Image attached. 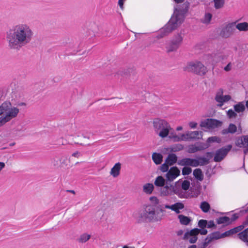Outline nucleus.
<instances>
[{"label": "nucleus", "mask_w": 248, "mask_h": 248, "mask_svg": "<svg viewBox=\"0 0 248 248\" xmlns=\"http://www.w3.org/2000/svg\"><path fill=\"white\" fill-rule=\"evenodd\" d=\"M232 148V145L229 144L217 150L214 156V161L216 162L221 161Z\"/></svg>", "instance_id": "7"}, {"label": "nucleus", "mask_w": 248, "mask_h": 248, "mask_svg": "<svg viewBox=\"0 0 248 248\" xmlns=\"http://www.w3.org/2000/svg\"><path fill=\"white\" fill-rule=\"evenodd\" d=\"M178 218L180 220L181 224L185 225H187L191 221L189 217H186L183 215H179Z\"/></svg>", "instance_id": "33"}, {"label": "nucleus", "mask_w": 248, "mask_h": 248, "mask_svg": "<svg viewBox=\"0 0 248 248\" xmlns=\"http://www.w3.org/2000/svg\"><path fill=\"white\" fill-rule=\"evenodd\" d=\"M169 138L171 139H173L174 141H180L181 140H189L188 136V133L186 134H182L181 137L175 135H173L172 133L169 136Z\"/></svg>", "instance_id": "18"}, {"label": "nucleus", "mask_w": 248, "mask_h": 248, "mask_svg": "<svg viewBox=\"0 0 248 248\" xmlns=\"http://www.w3.org/2000/svg\"><path fill=\"white\" fill-rule=\"evenodd\" d=\"M217 223L218 224L226 223L227 224H231L230 218L228 217H221L216 219Z\"/></svg>", "instance_id": "34"}, {"label": "nucleus", "mask_w": 248, "mask_h": 248, "mask_svg": "<svg viewBox=\"0 0 248 248\" xmlns=\"http://www.w3.org/2000/svg\"><path fill=\"white\" fill-rule=\"evenodd\" d=\"M121 164L120 162L116 163L111 168L110 173L114 177H117L120 174Z\"/></svg>", "instance_id": "22"}, {"label": "nucleus", "mask_w": 248, "mask_h": 248, "mask_svg": "<svg viewBox=\"0 0 248 248\" xmlns=\"http://www.w3.org/2000/svg\"><path fill=\"white\" fill-rule=\"evenodd\" d=\"M199 151L196 144L190 145L188 147L187 152L190 154L195 153Z\"/></svg>", "instance_id": "43"}, {"label": "nucleus", "mask_w": 248, "mask_h": 248, "mask_svg": "<svg viewBox=\"0 0 248 248\" xmlns=\"http://www.w3.org/2000/svg\"><path fill=\"white\" fill-rule=\"evenodd\" d=\"M170 165H168L165 162L162 164L160 167V170L163 172H168L169 170Z\"/></svg>", "instance_id": "48"}, {"label": "nucleus", "mask_w": 248, "mask_h": 248, "mask_svg": "<svg viewBox=\"0 0 248 248\" xmlns=\"http://www.w3.org/2000/svg\"><path fill=\"white\" fill-rule=\"evenodd\" d=\"M235 144L240 147H248V135L242 136L238 138L236 140Z\"/></svg>", "instance_id": "14"}, {"label": "nucleus", "mask_w": 248, "mask_h": 248, "mask_svg": "<svg viewBox=\"0 0 248 248\" xmlns=\"http://www.w3.org/2000/svg\"><path fill=\"white\" fill-rule=\"evenodd\" d=\"M189 5L190 3L186 1L179 8H175L174 11H176L177 13L175 16H172L168 23L161 29L160 34L158 35V38H162L168 35L183 22L185 15L188 11Z\"/></svg>", "instance_id": "2"}, {"label": "nucleus", "mask_w": 248, "mask_h": 248, "mask_svg": "<svg viewBox=\"0 0 248 248\" xmlns=\"http://www.w3.org/2000/svg\"><path fill=\"white\" fill-rule=\"evenodd\" d=\"M180 174V170L176 166L172 167L166 174V181L171 182L176 179Z\"/></svg>", "instance_id": "10"}, {"label": "nucleus", "mask_w": 248, "mask_h": 248, "mask_svg": "<svg viewBox=\"0 0 248 248\" xmlns=\"http://www.w3.org/2000/svg\"><path fill=\"white\" fill-rule=\"evenodd\" d=\"M167 208V209H171V205H165L164 207L163 206H158L157 207V210L158 209H159V212L160 213H162L161 215H163V213L164 212H165V210H164V208Z\"/></svg>", "instance_id": "51"}, {"label": "nucleus", "mask_w": 248, "mask_h": 248, "mask_svg": "<svg viewBox=\"0 0 248 248\" xmlns=\"http://www.w3.org/2000/svg\"><path fill=\"white\" fill-rule=\"evenodd\" d=\"M192 169L189 167L185 166L182 169V174L183 175H187L191 173Z\"/></svg>", "instance_id": "49"}, {"label": "nucleus", "mask_w": 248, "mask_h": 248, "mask_svg": "<svg viewBox=\"0 0 248 248\" xmlns=\"http://www.w3.org/2000/svg\"><path fill=\"white\" fill-rule=\"evenodd\" d=\"M91 237V235L86 233H84L80 235L78 239V241L81 243L87 242Z\"/></svg>", "instance_id": "44"}, {"label": "nucleus", "mask_w": 248, "mask_h": 248, "mask_svg": "<svg viewBox=\"0 0 248 248\" xmlns=\"http://www.w3.org/2000/svg\"><path fill=\"white\" fill-rule=\"evenodd\" d=\"M189 125L192 128H195L197 127V124L195 122H190Z\"/></svg>", "instance_id": "58"}, {"label": "nucleus", "mask_w": 248, "mask_h": 248, "mask_svg": "<svg viewBox=\"0 0 248 248\" xmlns=\"http://www.w3.org/2000/svg\"><path fill=\"white\" fill-rule=\"evenodd\" d=\"M80 154V153H79L78 152H75V153H74L72 155L74 157H78V155Z\"/></svg>", "instance_id": "64"}, {"label": "nucleus", "mask_w": 248, "mask_h": 248, "mask_svg": "<svg viewBox=\"0 0 248 248\" xmlns=\"http://www.w3.org/2000/svg\"><path fill=\"white\" fill-rule=\"evenodd\" d=\"M239 239L246 243L248 245V228L245 229L238 234Z\"/></svg>", "instance_id": "29"}, {"label": "nucleus", "mask_w": 248, "mask_h": 248, "mask_svg": "<svg viewBox=\"0 0 248 248\" xmlns=\"http://www.w3.org/2000/svg\"><path fill=\"white\" fill-rule=\"evenodd\" d=\"M214 156V153L212 152H208L205 153V158L208 160V161H210V159H211Z\"/></svg>", "instance_id": "54"}, {"label": "nucleus", "mask_w": 248, "mask_h": 248, "mask_svg": "<svg viewBox=\"0 0 248 248\" xmlns=\"http://www.w3.org/2000/svg\"><path fill=\"white\" fill-rule=\"evenodd\" d=\"M171 185L166 182V185L161 187L160 189V194L162 196H167L171 194Z\"/></svg>", "instance_id": "19"}, {"label": "nucleus", "mask_w": 248, "mask_h": 248, "mask_svg": "<svg viewBox=\"0 0 248 248\" xmlns=\"http://www.w3.org/2000/svg\"><path fill=\"white\" fill-rule=\"evenodd\" d=\"M234 111L237 113L243 112L246 109V106L244 101L239 102L233 106Z\"/></svg>", "instance_id": "28"}, {"label": "nucleus", "mask_w": 248, "mask_h": 248, "mask_svg": "<svg viewBox=\"0 0 248 248\" xmlns=\"http://www.w3.org/2000/svg\"><path fill=\"white\" fill-rule=\"evenodd\" d=\"M163 215H160L157 209L156 210L154 206L149 205L139 211L137 217V222L142 223L151 221H158L162 219Z\"/></svg>", "instance_id": "3"}, {"label": "nucleus", "mask_w": 248, "mask_h": 248, "mask_svg": "<svg viewBox=\"0 0 248 248\" xmlns=\"http://www.w3.org/2000/svg\"><path fill=\"white\" fill-rule=\"evenodd\" d=\"M206 227L208 228H216L217 226L215 224L213 220H210L209 222L207 221V225Z\"/></svg>", "instance_id": "55"}, {"label": "nucleus", "mask_w": 248, "mask_h": 248, "mask_svg": "<svg viewBox=\"0 0 248 248\" xmlns=\"http://www.w3.org/2000/svg\"><path fill=\"white\" fill-rule=\"evenodd\" d=\"M227 115L229 119L235 118L237 116L236 112L234 110H233L232 109H229L227 111Z\"/></svg>", "instance_id": "45"}, {"label": "nucleus", "mask_w": 248, "mask_h": 248, "mask_svg": "<svg viewBox=\"0 0 248 248\" xmlns=\"http://www.w3.org/2000/svg\"><path fill=\"white\" fill-rule=\"evenodd\" d=\"M177 164L182 166H192L195 167L198 166V160L195 158H185L179 160Z\"/></svg>", "instance_id": "12"}, {"label": "nucleus", "mask_w": 248, "mask_h": 248, "mask_svg": "<svg viewBox=\"0 0 248 248\" xmlns=\"http://www.w3.org/2000/svg\"><path fill=\"white\" fill-rule=\"evenodd\" d=\"M153 124L155 132L162 138L167 137L172 129L170 124L163 119L155 118L153 120Z\"/></svg>", "instance_id": "4"}, {"label": "nucleus", "mask_w": 248, "mask_h": 248, "mask_svg": "<svg viewBox=\"0 0 248 248\" xmlns=\"http://www.w3.org/2000/svg\"><path fill=\"white\" fill-rule=\"evenodd\" d=\"M238 218V216L237 214H234L232 215V217L231 218V220L230 221L231 223L232 221L236 220Z\"/></svg>", "instance_id": "57"}, {"label": "nucleus", "mask_w": 248, "mask_h": 248, "mask_svg": "<svg viewBox=\"0 0 248 248\" xmlns=\"http://www.w3.org/2000/svg\"><path fill=\"white\" fill-rule=\"evenodd\" d=\"M184 148V146L183 145L180 144H178L174 145L171 148V151L173 152H176L182 150Z\"/></svg>", "instance_id": "46"}, {"label": "nucleus", "mask_w": 248, "mask_h": 248, "mask_svg": "<svg viewBox=\"0 0 248 248\" xmlns=\"http://www.w3.org/2000/svg\"><path fill=\"white\" fill-rule=\"evenodd\" d=\"M238 132V134H241L242 133V129L240 125L238 126V131H237Z\"/></svg>", "instance_id": "63"}, {"label": "nucleus", "mask_w": 248, "mask_h": 248, "mask_svg": "<svg viewBox=\"0 0 248 248\" xmlns=\"http://www.w3.org/2000/svg\"><path fill=\"white\" fill-rule=\"evenodd\" d=\"M212 15L210 13H207L204 16V23H209L212 18Z\"/></svg>", "instance_id": "52"}, {"label": "nucleus", "mask_w": 248, "mask_h": 248, "mask_svg": "<svg viewBox=\"0 0 248 248\" xmlns=\"http://www.w3.org/2000/svg\"><path fill=\"white\" fill-rule=\"evenodd\" d=\"M182 40L183 38L180 34H178L175 36L167 47V52H170L176 51L179 47Z\"/></svg>", "instance_id": "9"}, {"label": "nucleus", "mask_w": 248, "mask_h": 248, "mask_svg": "<svg viewBox=\"0 0 248 248\" xmlns=\"http://www.w3.org/2000/svg\"><path fill=\"white\" fill-rule=\"evenodd\" d=\"M247 225H248V221H247V219H246V220L243 222V224L241 226H243L244 229V227Z\"/></svg>", "instance_id": "62"}, {"label": "nucleus", "mask_w": 248, "mask_h": 248, "mask_svg": "<svg viewBox=\"0 0 248 248\" xmlns=\"http://www.w3.org/2000/svg\"><path fill=\"white\" fill-rule=\"evenodd\" d=\"M185 70L201 76L204 75L207 71V68L200 62H189L186 67Z\"/></svg>", "instance_id": "5"}, {"label": "nucleus", "mask_w": 248, "mask_h": 248, "mask_svg": "<svg viewBox=\"0 0 248 248\" xmlns=\"http://www.w3.org/2000/svg\"><path fill=\"white\" fill-rule=\"evenodd\" d=\"M184 208V205L182 202H176L171 205V210L174 211L176 214L180 213L179 210L183 209Z\"/></svg>", "instance_id": "32"}, {"label": "nucleus", "mask_w": 248, "mask_h": 248, "mask_svg": "<svg viewBox=\"0 0 248 248\" xmlns=\"http://www.w3.org/2000/svg\"><path fill=\"white\" fill-rule=\"evenodd\" d=\"M198 226L201 228H205L207 225V220L204 219H201L198 222Z\"/></svg>", "instance_id": "50"}, {"label": "nucleus", "mask_w": 248, "mask_h": 248, "mask_svg": "<svg viewBox=\"0 0 248 248\" xmlns=\"http://www.w3.org/2000/svg\"><path fill=\"white\" fill-rule=\"evenodd\" d=\"M165 162L170 166H172L178 162L177 156L174 154H170L165 159Z\"/></svg>", "instance_id": "20"}, {"label": "nucleus", "mask_w": 248, "mask_h": 248, "mask_svg": "<svg viewBox=\"0 0 248 248\" xmlns=\"http://www.w3.org/2000/svg\"><path fill=\"white\" fill-rule=\"evenodd\" d=\"M154 186L152 184L147 183L143 186V191L148 194L152 193Z\"/></svg>", "instance_id": "35"}, {"label": "nucleus", "mask_w": 248, "mask_h": 248, "mask_svg": "<svg viewBox=\"0 0 248 248\" xmlns=\"http://www.w3.org/2000/svg\"><path fill=\"white\" fill-rule=\"evenodd\" d=\"M187 133L189 140H191L199 139L202 138V131H195L187 132Z\"/></svg>", "instance_id": "25"}, {"label": "nucleus", "mask_w": 248, "mask_h": 248, "mask_svg": "<svg viewBox=\"0 0 248 248\" xmlns=\"http://www.w3.org/2000/svg\"><path fill=\"white\" fill-rule=\"evenodd\" d=\"M235 22L234 27L235 30L237 29L240 31H248V23L246 22L239 23L236 24V22Z\"/></svg>", "instance_id": "26"}, {"label": "nucleus", "mask_w": 248, "mask_h": 248, "mask_svg": "<svg viewBox=\"0 0 248 248\" xmlns=\"http://www.w3.org/2000/svg\"><path fill=\"white\" fill-rule=\"evenodd\" d=\"M135 75V71L133 68H121L117 72L115 76H120L123 78H130L131 77L134 76Z\"/></svg>", "instance_id": "11"}, {"label": "nucleus", "mask_w": 248, "mask_h": 248, "mask_svg": "<svg viewBox=\"0 0 248 248\" xmlns=\"http://www.w3.org/2000/svg\"><path fill=\"white\" fill-rule=\"evenodd\" d=\"M5 166V163L4 162H0V171L1 170L3 169Z\"/></svg>", "instance_id": "61"}, {"label": "nucleus", "mask_w": 248, "mask_h": 248, "mask_svg": "<svg viewBox=\"0 0 248 248\" xmlns=\"http://www.w3.org/2000/svg\"><path fill=\"white\" fill-rule=\"evenodd\" d=\"M237 132V126L233 124H230L229 126L226 129H224L221 131L222 135H226L228 133L234 134Z\"/></svg>", "instance_id": "21"}, {"label": "nucleus", "mask_w": 248, "mask_h": 248, "mask_svg": "<svg viewBox=\"0 0 248 248\" xmlns=\"http://www.w3.org/2000/svg\"><path fill=\"white\" fill-rule=\"evenodd\" d=\"M223 237H225V236L223 235V233L220 234L219 232L217 231L208 234L205 239L210 244L214 240H217Z\"/></svg>", "instance_id": "15"}, {"label": "nucleus", "mask_w": 248, "mask_h": 248, "mask_svg": "<svg viewBox=\"0 0 248 248\" xmlns=\"http://www.w3.org/2000/svg\"><path fill=\"white\" fill-rule=\"evenodd\" d=\"M201 189V186L200 184L197 183L196 186H193L190 188V191L191 192L192 197H197L200 194Z\"/></svg>", "instance_id": "24"}, {"label": "nucleus", "mask_w": 248, "mask_h": 248, "mask_svg": "<svg viewBox=\"0 0 248 248\" xmlns=\"http://www.w3.org/2000/svg\"><path fill=\"white\" fill-rule=\"evenodd\" d=\"M197 159L198 162V166H204L210 163V161H208L205 157L203 156H200L198 157Z\"/></svg>", "instance_id": "38"}, {"label": "nucleus", "mask_w": 248, "mask_h": 248, "mask_svg": "<svg viewBox=\"0 0 248 248\" xmlns=\"http://www.w3.org/2000/svg\"><path fill=\"white\" fill-rule=\"evenodd\" d=\"M206 142L208 144L209 143L212 142L220 143L221 142V139L218 137L213 136L208 138Z\"/></svg>", "instance_id": "41"}, {"label": "nucleus", "mask_w": 248, "mask_h": 248, "mask_svg": "<svg viewBox=\"0 0 248 248\" xmlns=\"http://www.w3.org/2000/svg\"><path fill=\"white\" fill-rule=\"evenodd\" d=\"M150 200L152 201L153 202H155V204H158V200L157 199V198L155 197H151Z\"/></svg>", "instance_id": "60"}, {"label": "nucleus", "mask_w": 248, "mask_h": 248, "mask_svg": "<svg viewBox=\"0 0 248 248\" xmlns=\"http://www.w3.org/2000/svg\"><path fill=\"white\" fill-rule=\"evenodd\" d=\"M214 7L216 9H219L224 6L225 0H213Z\"/></svg>", "instance_id": "39"}, {"label": "nucleus", "mask_w": 248, "mask_h": 248, "mask_svg": "<svg viewBox=\"0 0 248 248\" xmlns=\"http://www.w3.org/2000/svg\"><path fill=\"white\" fill-rule=\"evenodd\" d=\"M197 146L198 147V149L199 151H203L207 148H208L210 145L209 144L203 142H199L197 143Z\"/></svg>", "instance_id": "42"}, {"label": "nucleus", "mask_w": 248, "mask_h": 248, "mask_svg": "<svg viewBox=\"0 0 248 248\" xmlns=\"http://www.w3.org/2000/svg\"><path fill=\"white\" fill-rule=\"evenodd\" d=\"M223 94V90L222 89H219V90L217 92L215 97L222 96Z\"/></svg>", "instance_id": "56"}, {"label": "nucleus", "mask_w": 248, "mask_h": 248, "mask_svg": "<svg viewBox=\"0 0 248 248\" xmlns=\"http://www.w3.org/2000/svg\"><path fill=\"white\" fill-rule=\"evenodd\" d=\"M163 156L160 153H154L152 155V159L156 165L160 164L162 161Z\"/></svg>", "instance_id": "31"}, {"label": "nucleus", "mask_w": 248, "mask_h": 248, "mask_svg": "<svg viewBox=\"0 0 248 248\" xmlns=\"http://www.w3.org/2000/svg\"><path fill=\"white\" fill-rule=\"evenodd\" d=\"M183 189H182L179 193L177 194L179 197L181 198H187L188 196L186 192L184 191L183 190Z\"/></svg>", "instance_id": "53"}, {"label": "nucleus", "mask_w": 248, "mask_h": 248, "mask_svg": "<svg viewBox=\"0 0 248 248\" xmlns=\"http://www.w3.org/2000/svg\"><path fill=\"white\" fill-rule=\"evenodd\" d=\"M178 183V182H177L174 186L172 185L171 193H173L174 194L177 195L179 193V192L182 189L180 186L177 185Z\"/></svg>", "instance_id": "40"}, {"label": "nucleus", "mask_w": 248, "mask_h": 248, "mask_svg": "<svg viewBox=\"0 0 248 248\" xmlns=\"http://www.w3.org/2000/svg\"><path fill=\"white\" fill-rule=\"evenodd\" d=\"M243 229V226H239L234 228H232L229 231H226L225 232L223 233V235L225 236V237L229 236L231 235L235 234L241 231Z\"/></svg>", "instance_id": "23"}, {"label": "nucleus", "mask_w": 248, "mask_h": 248, "mask_svg": "<svg viewBox=\"0 0 248 248\" xmlns=\"http://www.w3.org/2000/svg\"><path fill=\"white\" fill-rule=\"evenodd\" d=\"M181 188L184 190H187L189 188L190 182L187 180H184L181 184Z\"/></svg>", "instance_id": "47"}, {"label": "nucleus", "mask_w": 248, "mask_h": 248, "mask_svg": "<svg viewBox=\"0 0 248 248\" xmlns=\"http://www.w3.org/2000/svg\"><path fill=\"white\" fill-rule=\"evenodd\" d=\"M232 97L230 95H222L221 96L215 97V100L219 103L217 106L222 107L223 104L231 99Z\"/></svg>", "instance_id": "17"}, {"label": "nucleus", "mask_w": 248, "mask_h": 248, "mask_svg": "<svg viewBox=\"0 0 248 248\" xmlns=\"http://www.w3.org/2000/svg\"><path fill=\"white\" fill-rule=\"evenodd\" d=\"M222 122L219 120L212 118H208L205 120L202 121L200 124V126L205 127L208 129L215 128L220 126Z\"/></svg>", "instance_id": "8"}, {"label": "nucleus", "mask_w": 248, "mask_h": 248, "mask_svg": "<svg viewBox=\"0 0 248 248\" xmlns=\"http://www.w3.org/2000/svg\"><path fill=\"white\" fill-rule=\"evenodd\" d=\"M191 230L189 231H187L186 232L184 236L183 239L185 240H188L189 239V242L190 244H194L195 243L197 240H198V237L197 233L194 232V233H191Z\"/></svg>", "instance_id": "13"}, {"label": "nucleus", "mask_w": 248, "mask_h": 248, "mask_svg": "<svg viewBox=\"0 0 248 248\" xmlns=\"http://www.w3.org/2000/svg\"><path fill=\"white\" fill-rule=\"evenodd\" d=\"M34 32L30 26L19 24L12 26L6 33V40L8 48L19 51L30 44L33 38Z\"/></svg>", "instance_id": "1"}, {"label": "nucleus", "mask_w": 248, "mask_h": 248, "mask_svg": "<svg viewBox=\"0 0 248 248\" xmlns=\"http://www.w3.org/2000/svg\"><path fill=\"white\" fill-rule=\"evenodd\" d=\"M12 98L14 99H19L24 97V92L21 87H17L11 93Z\"/></svg>", "instance_id": "16"}, {"label": "nucleus", "mask_w": 248, "mask_h": 248, "mask_svg": "<svg viewBox=\"0 0 248 248\" xmlns=\"http://www.w3.org/2000/svg\"><path fill=\"white\" fill-rule=\"evenodd\" d=\"M193 175L196 180L202 181L203 180L204 175L201 169H196L193 170Z\"/></svg>", "instance_id": "27"}, {"label": "nucleus", "mask_w": 248, "mask_h": 248, "mask_svg": "<svg viewBox=\"0 0 248 248\" xmlns=\"http://www.w3.org/2000/svg\"><path fill=\"white\" fill-rule=\"evenodd\" d=\"M195 232L197 235H198L199 233H200L202 235H206L208 231L205 228H201V229H198V228H194L192 230H191V233H194Z\"/></svg>", "instance_id": "36"}, {"label": "nucleus", "mask_w": 248, "mask_h": 248, "mask_svg": "<svg viewBox=\"0 0 248 248\" xmlns=\"http://www.w3.org/2000/svg\"><path fill=\"white\" fill-rule=\"evenodd\" d=\"M200 208L203 212L207 213L210 209V205L209 203L204 201L201 202Z\"/></svg>", "instance_id": "37"}, {"label": "nucleus", "mask_w": 248, "mask_h": 248, "mask_svg": "<svg viewBox=\"0 0 248 248\" xmlns=\"http://www.w3.org/2000/svg\"><path fill=\"white\" fill-rule=\"evenodd\" d=\"M167 181L162 176H157L154 182L155 185L158 187H163L166 184Z\"/></svg>", "instance_id": "30"}, {"label": "nucleus", "mask_w": 248, "mask_h": 248, "mask_svg": "<svg viewBox=\"0 0 248 248\" xmlns=\"http://www.w3.org/2000/svg\"><path fill=\"white\" fill-rule=\"evenodd\" d=\"M235 22L229 23L223 26L219 33L220 37L224 38H228L232 36L235 32Z\"/></svg>", "instance_id": "6"}, {"label": "nucleus", "mask_w": 248, "mask_h": 248, "mask_svg": "<svg viewBox=\"0 0 248 248\" xmlns=\"http://www.w3.org/2000/svg\"><path fill=\"white\" fill-rule=\"evenodd\" d=\"M226 71H229L231 69V64L229 63L224 68Z\"/></svg>", "instance_id": "59"}]
</instances>
